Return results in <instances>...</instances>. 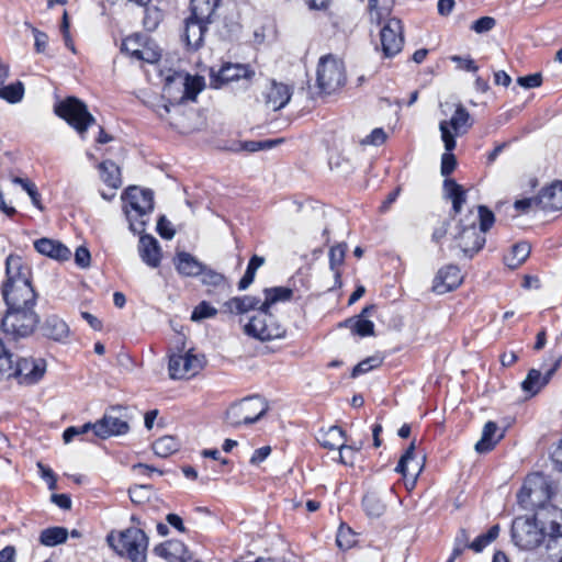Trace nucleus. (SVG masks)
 Wrapping results in <instances>:
<instances>
[{"mask_svg":"<svg viewBox=\"0 0 562 562\" xmlns=\"http://www.w3.org/2000/svg\"><path fill=\"white\" fill-rule=\"evenodd\" d=\"M538 209L544 212L562 210V180H553L537 194Z\"/></svg>","mask_w":562,"mask_h":562,"instance_id":"25","label":"nucleus"},{"mask_svg":"<svg viewBox=\"0 0 562 562\" xmlns=\"http://www.w3.org/2000/svg\"><path fill=\"white\" fill-rule=\"evenodd\" d=\"M499 530L501 528L498 524L493 525L486 532L481 533L473 541H471L470 549L476 553L482 552L488 544L497 539Z\"/></svg>","mask_w":562,"mask_h":562,"instance_id":"46","label":"nucleus"},{"mask_svg":"<svg viewBox=\"0 0 562 562\" xmlns=\"http://www.w3.org/2000/svg\"><path fill=\"white\" fill-rule=\"evenodd\" d=\"M210 24L191 14L184 20L181 38L189 49L196 50L203 45Z\"/></svg>","mask_w":562,"mask_h":562,"instance_id":"23","label":"nucleus"},{"mask_svg":"<svg viewBox=\"0 0 562 562\" xmlns=\"http://www.w3.org/2000/svg\"><path fill=\"white\" fill-rule=\"evenodd\" d=\"M383 361L384 357L379 353L367 357L366 359L361 360L353 367L351 371V378H357L361 374L368 373L371 370L381 367Z\"/></svg>","mask_w":562,"mask_h":562,"instance_id":"48","label":"nucleus"},{"mask_svg":"<svg viewBox=\"0 0 562 562\" xmlns=\"http://www.w3.org/2000/svg\"><path fill=\"white\" fill-rule=\"evenodd\" d=\"M495 222V214L486 205H479L476 215L473 210H470L460 218L454 240L464 258L472 259L484 248L486 233Z\"/></svg>","mask_w":562,"mask_h":562,"instance_id":"4","label":"nucleus"},{"mask_svg":"<svg viewBox=\"0 0 562 562\" xmlns=\"http://www.w3.org/2000/svg\"><path fill=\"white\" fill-rule=\"evenodd\" d=\"M157 233L164 239L170 240L173 238L176 231L173 229L171 223L165 215H160L157 221Z\"/></svg>","mask_w":562,"mask_h":562,"instance_id":"55","label":"nucleus"},{"mask_svg":"<svg viewBox=\"0 0 562 562\" xmlns=\"http://www.w3.org/2000/svg\"><path fill=\"white\" fill-rule=\"evenodd\" d=\"M542 82L543 78L540 72H535L517 78V83L526 89L538 88L542 85Z\"/></svg>","mask_w":562,"mask_h":562,"instance_id":"57","label":"nucleus"},{"mask_svg":"<svg viewBox=\"0 0 562 562\" xmlns=\"http://www.w3.org/2000/svg\"><path fill=\"white\" fill-rule=\"evenodd\" d=\"M38 321L34 307H8L1 319V329L7 338L18 340L32 335Z\"/></svg>","mask_w":562,"mask_h":562,"instance_id":"13","label":"nucleus"},{"mask_svg":"<svg viewBox=\"0 0 562 562\" xmlns=\"http://www.w3.org/2000/svg\"><path fill=\"white\" fill-rule=\"evenodd\" d=\"M122 209L128 221V227L134 234H142L146 229L147 217L154 210V192L137 186L124 189L121 195Z\"/></svg>","mask_w":562,"mask_h":562,"instance_id":"7","label":"nucleus"},{"mask_svg":"<svg viewBox=\"0 0 562 562\" xmlns=\"http://www.w3.org/2000/svg\"><path fill=\"white\" fill-rule=\"evenodd\" d=\"M496 25V20L492 16H482L477 20H475L471 26V29L477 33H485L494 29Z\"/></svg>","mask_w":562,"mask_h":562,"instance_id":"58","label":"nucleus"},{"mask_svg":"<svg viewBox=\"0 0 562 562\" xmlns=\"http://www.w3.org/2000/svg\"><path fill=\"white\" fill-rule=\"evenodd\" d=\"M177 272L182 277H198L205 270V266L193 255L187 251H178L173 258Z\"/></svg>","mask_w":562,"mask_h":562,"instance_id":"31","label":"nucleus"},{"mask_svg":"<svg viewBox=\"0 0 562 562\" xmlns=\"http://www.w3.org/2000/svg\"><path fill=\"white\" fill-rule=\"evenodd\" d=\"M471 541L465 528H460L454 537L453 549L446 562H454L467 549H470Z\"/></svg>","mask_w":562,"mask_h":562,"instance_id":"45","label":"nucleus"},{"mask_svg":"<svg viewBox=\"0 0 562 562\" xmlns=\"http://www.w3.org/2000/svg\"><path fill=\"white\" fill-rule=\"evenodd\" d=\"M443 190L446 196L451 200L452 216L458 215L463 204L467 202V190L452 178L443 180Z\"/></svg>","mask_w":562,"mask_h":562,"instance_id":"36","label":"nucleus"},{"mask_svg":"<svg viewBox=\"0 0 562 562\" xmlns=\"http://www.w3.org/2000/svg\"><path fill=\"white\" fill-rule=\"evenodd\" d=\"M201 276V282L206 288V295L215 302H220L231 294L232 285L224 274L205 268Z\"/></svg>","mask_w":562,"mask_h":562,"instance_id":"22","label":"nucleus"},{"mask_svg":"<svg viewBox=\"0 0 562 562\" xmlns=\"http://www.w3.org/2000/svg\"><path fill=\"white\" fill-rule=\"evenodd\" d=\"M505 437V430L498 432V426L495 422L485 423L481 439L475 443L474 449L477 453H488L495 449L497 443Z\"/></svg>","mask_w":562,"mask_h":562,"instance_id":"32","label":"nucleus"},{"mask_svg":"<svg viewBox=\"0 0 562 562\" xmlns=\"http://www.w3.org/2000/svg\"><path fill=\"white\" fill-rule=\"evenodd\" d=\"M458 166L457 158L452 151H447L441 156V166L440 172L446 179H448L451 173L456 170Z\"/></svg>","mask_w":562,"mask_h":562,"instance_id":"53","label":"nucleus"},{"mask_svg":"<svg viewBox=\"0 0 562 562\" xmlns=\"http://www.w3.org/2000/svg\"><path fill=\"white\" fill-rule=\"evenodd\" d=\"M38 469L41 470L42 477L46 481L47 486L49 490H56L57 488V476L54 473V471L48 468L44 467L42 463H38Z\"/></svg>","mask_w":562,"mask_h":562,"instance_id":"63","label":"nucleus"},{"mask_svg":"<svg viewBox=\"0 0 562 562\" xmlns=\"http://www.w3.org/2000/svg\"><path fill=\"white\" fill-rule=\"evenodd\" d=\"M122 405H112L109 407L102 418L92 423V431L100 439H108L115 436H122L130 431V425L126 415H114L116 412L126 411Z\"/></svg>","mask_w":562,"mask_h":562,"instance_id":"16","label":"nucleus"},{"mask_svg":"<svg viewBox=\"0 0 562 562\" xmlns=\"http://www.w3.org/2000/svg\"><path fill=\"white\" fill-rule=\"evenodd\" d=\"M387 139V134L382 127H375L371 131L369 135H367L362 140V145H373L381 146Z\"/></svg>","mask_w":562,"mask_h":562,"instance_id":"54","label":"nucleus"},{"mask_svg":"<svg viewBox=\"0 0 562 562\" xmlns=\"http://www.w3.org/2000/svg\"><path fill=\"white\" fill-rule=\"evenodd\" d=\"M134 526L124 530H111L106 536L108 544L120 555L126 557L131 562H147V549L149 539L146 532L139 528L140 520L132 515Z\"/></svg>","mask_w":562,"mask_h":562,"instance_id":"6","label":"nucleus"},{"mask_svg":"<svg viewBox=\"0 0 562 562\" xmlns=\"http://www.w3.org/2000/svg\"><path fill=\"white\" fill-rule=\"evenodd\" d=\"M268 409V402L260 395L246 396L229 405L225 420L234 428L252 425L262 418Z\"/></svg>","mask_w":562,"mask_h":562,"instance_id":"11","label":"nucleus"},{"mask_svg":"<svg viewBox=\"0 0 562 562\" xmlns=\"http://www.w3.org/2000/svg\"><path fill=\"white\" fill-rule=\"evenodd\" d=\"M144 7V16H143V26L148 32H154L161 21L164 20V11L160 10L156 5H143Z\"/></svg>","mask_w":562,"mask_h":562,"instance_id":"44","label":"nucleus"},{"mask_svg":"<svg viewBox=\"0 0 562 562\" xmlns=\"http://www.w3.org/2000/svg\"><path fill=\"white\" fill-rule=\"evenodd\" d=\"M54 113L72 127L82 138L97 123L87 104L77 97L69 95L54 105Z\"/></svg>","mask_w":562,"mask_h":562,"instance_id":"10","label":"nucleus"},{"mask_svg":"<svg viewBox=\"0 0 562 562\" xmlns=\"http://www.w3.org/2000/svg\"><path fill=\"white\" fill-rule=\"evenodd\" d=\"M347 434L339 426H330L325 432L322 434L319 439V443L324 449L327 450H339L340 451V462L342 464H347L341 454L344 447H346Z\"/></svg>","mask_w":562,"mask_h":562,"instance_id":"34","label":"nucleus"},{"mask_svg":"<svg viewBox=\"0 0 562 562\" xmlns=\"http://www.w3.org/2000/svg\"><path fill=\"white\" fill-rule=\"evenodd\" d=\"M358 542L357 533L345 522H341L338 527L336 535V544L342 550L347 551L353 548Z\"/></svg>","mask_w":562,"mask_h":562,"instance_id":"41","label":"nucleus"},{"mask_svg":"<svg viewBox=\"0 0 562 562\" xmlns=\"http://www.w3.org/2000/svg\"><path fill=\"white\" fill-rule=\"evenodd\" d=\"M531 254V245L526 240H520L512 245L503 255V263L510 270L521 267Z\"/></svg>","mask_w":562,"mask_h":562,"instance_id":"33","label":"nucleus"},{"mask_svg":"<svg viewBox=\"0 0 562 562\" xmlns=\"http://www.w3.org/2000/svg\"><path fill=\"white\" fill-rule=\"evenodd\" d=\"M92 423H86L81 426H70L63 432V439L66 443L70 442L76 436L85 435L89 430H92Z\"/></svg>","mask_w":562,"mask_h":562,"instance_id":"56","label":"nucleus"},{"mask_svg":"<svg viewBox=\"0 0 562 562\" xmlns=\"http://www.w3.org/2000/svg\"><path fill=\"white\" fill-rule=\"evenodd\" d=\"M100 178L105 186L117 190L122 186L121 168L111 159H105L98 165Z\"/></svg>","mask_w":562,"mask_h":562,"instance_id":"37","label":"nucleus"},{"mask_svg":"<svg viewBox=\"0 0 562 562\" xmlns=\"http://www.w3.org/2000/svg\"><path fill=\"white\" fill-rule=\"evenodd\" d=\"M292 94L293 88L291 86L271 80L263 94L265 103L272 111H279L290 102Z\"/></svg>","mask_w":562,"mask_h":562,"instance_id":"28","label":"nucleus"},{"mask_svg":"<svg viewBox=\"0 0 562 562\" xmlns=\"http://www.w3.org/2000/svg\"><path fill=\"white\" fill-rule=\"evenodd\" d=\"M5 277L1 293L7 307H35L37 294L32 285V270L20 256H8Z\"/></svg>","mask_w":562,"mask_h":562,"instance_id":"3","label":"nucleus"},{"mask_svg":"<svg viewBox=\"0 0 562 562\" xmlns=\"http://www.w3.org/2000/svg\"><path fill=\"white\" fill-rule=\"evenodd\" d=\"M153 552L167 562H188L191 560L189 549L178 539L166 540L155 546Z\"/></svg>","mask_w":562,"mask_h":562,"instance_id":"24","label":"nucleus"},{"mask_svg":"<svg viewBox=\"0 0 562 562\" xmlns=\"http://www.w3.org/2000/svg\"><path fill=\"white\" fill-rule=\"evenodd\" d=\"M347 251V244L339 243L330 247L328 257H329V268L334 273L335 282L334 288H341L342 285V266L345 263Z\"/></svg>","mask_w":562,"mask_h":562,"instance_id":"35","label":"nucleus"},{"mask_svg":"<svg viewBox=\"0 0 562 562\" xmlns=\"http://www.w3.org/2000/svg\"><path fill=\"white\" fill-rule=\"evenodd\" d=\"M46 371V362L43 359L15 357L7 355L0 360V373L7 379H14L19 384H36Z\"/></svg>","mask_w":562,"mask_h":562,"instance_id":"9","label":"nucleus"},{"mask_svg":"<svg viewBox=\"0 0 562 562\" xmlns=\"http://www.w3.org/2000/svg\"><path fill=\"white\" fill-rule=\"evenodd\" d=\"M347 82L346 67L341 58L327 54L317 64L316 85L321 93L331 94Z\"/></svg>","mask_w":562,"mask_h":562,"instance_id":"12","label":"nucleus"},{"mask_svg":"<svg viewBox=\"0 0 562 562\" xmlns=\"http://www.w3.org/2000/svg\"><path fill=\"white\" fill-rule=\"evenodd\" d=\"M42 334L50 340L65 344L70 336V328L63 318L50 315L45 318L42 325Z\"/></svg>","mask_w":562,"mask_h":562,"instance_id":"30","label":"nucleus"},{"mask_svg":"<svg viewBox=\"0 0 562 562\" xmlns=\"http://www.w3.org/2000/svg\"><path fill=\"white\" fill-rule=\"evenodd\" d=\"M380 41L383 56L392 58L397 55L404 45L401 21L391 19L380 31Z\"/></svg>","mask_w":562,"mask_h":562,"instance_id":"19","label":"nucleus"},{"mask_svg":"<svg viewBox=\"0 0 562 562\" xmlns=\"http://www.w3.org/2000/svg\"><path fill=\"white\" fill-rule=\"evenodd\" d=\"M473 120L463 104H458L449 121H441L439 130L447 151H453L457 147V136H462L472 127Z\"/></svg>","mask_w":562,"mask_h":562,"instance_id":"15","label":"nucleus"},{"mask_svg":"<svg viewBox=\"0 0 562 562\" xmlns=\"http://www.w3.org/2000/svg\"><path fill=\"white\" fill-rule=\"evenodd\" d=\"M221 0H190V14L212 23Z\"/></svg>","mask_w":562,"mask_h":562,"instance_id":"38","label":"nucleus"},{"mask_svg":"<svg viewBox=\"0 0 562 562\" xmlns=\"http://www.w3.org/2000/svg\"><path fill=\"white\" fill-rule=\"evenodd\" d=\"M376 310L375 304L367 305L360 314L346 318L338 323V328H348L355 336L361 338L374 336V323L368 317Z\"/></svg>","mask_w":562,"mask_h":562,"instance_id":"20","label":"nucleus"},{"mask_svg":"<svg viewBox=\"0 0 562 562\" xmlns=\"http://www.w3.org/2000/svg\"><path fill=\"white\" fill-rule=\"evenodd\" d=\"M217 315V310L213 307L209 302H200L192 311L191 321L200 322L205 318H212Z\"/></svg>","mask_w":562,"mask_h":562,"instance_id":"50","label":"nucleus"},{"mask_svg":"<svg viewBox=\"0 0 562 562\" xmlns=\"http://www.w3.org/2000/svg\"><path fill=\"white\" fill-rule=\"evenodd\" d=\"M260 304V297L255 295H240L228 299L222 306V312L229 315L254 314L244 325V333L260 341H270L285 337L286 328L278 321L269 308Z\"/></svg>","mask_w":562,"mask_h":562,"instance_id":"2","label":"nucleus"},{"mask_svg":"<svg viewBox=\"0 0 562 562\" xmlns=\"http://www.w3.org/2000/svg\"><path fill=\"white\" fill-rule=\"evenodd\" d=\"M463 282L461 269L456 265L440 268L432 280L431 290L436 294H446L458 289Z\"/></svg>","mask_w":562,"mask_h":562,"instance_id":"21","label":"nucleus"},{"mask_svg":"<svg viewBox=\"0 0 562 562\" xmlns=\"http://www.w3.org/2000/svg\"><path fill=\"white\" fill-rule=\"evenodd\" d=\"M532 206L538 207L537 195L531 196V198H524L520 200H516L514 203V207L519 214L529 213V211L531 210Z\"/></svg>","mask_w":562,"mask_h":562,"instance_id":"59","label":"nucleus"},{"mask_svg":"<svg viewBox=\"0 0 562 562\" xmlns=\"http://www.w3.org/2000/svg\"><path fill=\"white\" fill-rule=\"evenodd\" d=\"M203 368V361L191 351L184 355H172L169 358V375L173 380L191 379L195 376Z\"/></svg>","mask_w":562,"mask_h":562,"instance_id":"17","label":"nucleus"},{"mask_svg":"<svg viewBox=\"0 0 562 562\" xmlns=\"http://www.w3.org/2000/svg\"><path fill=\"white\" fill-rule=\"evenodd\" d=\"M512 539L521 550L531 551L539 548L548 538L547 548L551 549L560 538L550 537V526L541 524L536 514L532 517L518 516L512 524Z\"/></svg>","mask_w":562,"mask_h":562,"instance_id":"8","label":"nucleus"},{"mask_svg":"<svg viewBox=\"0 0 562 562\" xmlns=\"http://www.w3.org/2000/svg\"><path fill=\"white\" fill-rule=\"evenodd\" d=\"M557 486L549 476L533 472L526 476L517 494L519 506L532 510L536 518L550 526L551 538H562V509L551 504Z\"/></svg>","mask_w":562,"mask_h":562,"instance_id":"1","label":"nucleus"},{"mask_svg":"<svg viewBox=\"0 0 562 562\" xmlns=\"http://www.w3.org/2000/svg\"><path fill=\"white\" fill-rule=\"evenodd\" d=\"M121 52L131 59L147 64H157L161 58V49L148 35L133 33L122 40Z\"/></svg>","mask_w":562,"mask_h":562,"instance_id":"14","label":"nucleus"},{"mask_svg":"<svg viewBox=\"0 0 562 562\" xmlns=\"http://www.w3.org/2000/svg\"><path fill=\"white\" fill-rule=\"evenodd\" d=\"M265 263V258L258 255L251 256L246 271L238 282V290L244 291L254 282L257 270Z\"/></svg>","mask_w":562,"mask_h":562,"instance_id":"42","label":"nucleus"},{"mask_svg":"<svg viewBox=\"0 0 562 562\" xmlns=\"http://www.w3.org/2000/svg\"><path fill=\"white\" fill-rule=\"evenodd\" d=\"M50 501L60 509H71L72 502L68 494H52Z\"/></svg>","mask_w":562,"mask_h":562,"instance_id":"64","label":"nucleus"},{"mask_svg":"<svg viewBox=\"0 0 562 562\" xmlns=\"http://www.w3.org/2000/svg\"><path fill=\"white\" fill-rule=\"evenodd\" d=\"M204 86L203 78L188 76L184 82V97L189 100H194Z\"/></svg>","mask_w":562,"mask_h":562,"instance_id":"52","label":"nucleus"},{"mask_svg":"<svg viewBox=\"0 0 562 562\" xmlns=\"http://www.w3.org/2000/svg\"><path fill=\"white\" fill-rule=\"evenodd\" d=\"M75 261L81 268L90 266L91 255L87 247L80 246L75 251Z\"/></svg>","mask_w":562,"mask_h":562,"instance_id":"62","label":"nucleus"},{"mask_svg":"<svg viewBox=\"0 0 562 562\" xmlns=\"http://www.w3.org/2000/svg\"><path fill=\"white\" fill-rule=\"evenodd\" d=\"M24 95V86L21 81H16L5 86H0V98L8 101L9 103H16L22 100Z\"/></svg>","mask_w":562,"mask_h":562,"instance_id":"49","label":"nucleus"},{"mask_svg":"<svg viewBox=\"0 0 562 562\" xmlns=\"http://www.w3.org/2000/svg\"><path fill=\"white\" fill-rule=\"evenodd\" d=\"M34 248L41 255L47 256L58 261L69 260L71 257L70 249L59 240L50 238H40L34 243Z\"/></svg>","mask_w":562,"mask_h":562,"instance_id":"29","label":"nucleus"},{"mask_svg":"<svg viewBox=\"0 0 562 562\" xmlns=\"http://www.w3.org/2000/svg\"><path fill=\"white\" fill-rule=\"evenodd\" d=\"M255 79L256 70L250 64L222 61L218 67L212 66L209 69V86L215 90L247 92Z\"/></svg>","mask_w":562,"mask_h":562,"instance_id":"5","label":"nucleus"},{"mask_svg":"<svg viewBox=\"0 0 562 562\" xmlns=\"http://www.w3.org/2000/svg\"><path fill=\"white\" fill-rule=\"evenodd\" d=\"M424 470V458L418 460L415 453V440L406 448L398 460L395 471L405 480L408 490L415 487L419 474Z\"/></svg>","mask_w":562,"mask_h":562,"instance_id":"18","label":"nucleus"},{"mask_svg":"<svg viewBox=\"0 0 562 562\" xmlns=\"http://www.w3.org/2000/svg\"><path fill=\"white\" fill-rule=\"evenodd\" d=\"M68 539V530L61 526H53L41 531L38 541L45 547H55L65 543Z\"/></svg>","mask_w":562,"mask_h":562,"instance_id":"40","label":"nucleus"},{"mask_svg":"<svg viewBox=\"0 0 562 562\" xmlns=\"http://www.w3.org/2000/svg\"><path fill=\"white\" fill-rule=\"evenodd\" d=\"M263 301L260 300L261 306L271 310L273 305L280 302H289L293 297V290L288 286H271L265 288Z\"/></svg>","mask_w":562,"mask_h":562,"instance_id":"39","label":"nucleus"},{"mask_svg":"<svg viewBox=\"0 0 562 562\" xmlns=\"http://www.w3.org/2000/svg\"><path fill=\"white\" fill-rule=\"evenodd\" d=\"M284 142V138L265 139V140H248L245 142L243 147L245 150L255 153L259 150L271 149Z\"/></svg>","mask_w":562,"mask_h":562,"instance_id":"51","label":"nucleus"},{"mask_svg":"<svg viewBox=\"0 0 562 562\" xmlns=\"http://www.w3.org/2000/svg\"><path fill=\"white\" fill-rule=\"evenodd\" d=\"M33 34H34V48L36 53H44L48 45V36L45 32L40 31L36 27H33Z\"/></svg>","mask_w":562,"mask_h":562,"instance_id":"61","label":"nucleus"},{"mask_svg":"<svg viewBox=\"0 0 562 562\" xmlns=\"http://www.w3.org/2000/svg\"><path fill=\"white\" fill-rule=\"evenodd\" d=\"M561 362L562 357L555 359L551 368L548 369L543 375H541L539 370L530 369L521 383L522 390L530 395L538 394L540 390L549 383L555 371L560 368Z\"/></svg>","mask_w":562,"mask_h":562,"instance_id":"27","label":"nucleus"},{"mask_svg":"<svg viewBox=\"0 0 562 562\" xmlns=\"http://www.w3.org/2000/svg\"><path fill=\"white\" fill-rule=\"evenodd\" d=\"M362 507L370 517L379 518L385 510V504L374 494H366L362 498Z\"/></svg>","mask_w":562,"mask_h":562,"instance_id":"47","label":"nucleus"},{"mask_svg":"<svg viewBox=\"0 0 562 562\" xmlns=\"http://www.w3.org/2000/svg\"><path fill=\"white\" fill-rule=\"evenodd\" d=\"M138 255L144 263L150 268H158L161 263L162 252L158 240L150 234H139Z\"/></svg>","mask_w":562,"mask_h":562,"instance_id":"26","label":"nucleus"},{"mask_svg":"<svg viewBox=\"0 0 562 562\" xmlns=\"http://www.w3.org/2000/svg\"><path fill=\"white\" fill-rule=\"evenodd\" d=\"M179 441L172 436H164L156 439L153 443L154 452L161 457L167 458L179 450Z\"/></svg>","mask_w":562,"mask_h":562,"instance_id":"43","label":"nucleus"},{"mask_svg":"<svg viewBox=\"0 0 562 562\" xmlns=\"http://www.w3.org/2000/svg\"><path fill=\"white\" fill-rule=\"evenodd\" d=\"M451 60L453 63L458 64V67L470 72H476L479 70V66L476 65L475 60L471 57H461L458 55H454L451 57Z\"/></svg>","mask_w":562,"mask_h":562,"instance_id":"60","label":"nucleus"}]
</instances>
